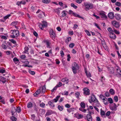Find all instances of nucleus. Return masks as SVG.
<instances>
[{"label":"nucleus","mask_w":121,"mask_h":121,"mask_svg":"<svg viewBox=\"0 0 121 121\" xmlns=\"http://www.w3.org/2000/svg\"><path fill=\"white\" fill-rule=\"evenodd\" d=\"M79 67L78 64L75 62L73 63L72 69L73 73L75 74L77 73V70L78 69Z\"/></svg>","instance_id":"1"},{"label":"nucleus","mask_w":121,"mask_h":121,"mask_svg":"<svg viewBox=\"0 0 121 121\" xmlns=\"http://www.w3.org/2000/svg\"><path fill=\"white\" fill-rule=\"evenodd\" d=\"M85 5L86 9H92L93 7V4L90 3H86Z\"/></svg>","instance_id":"2"},{"label":"nucleus","mask_w":121,"mask_h":121,"mask_svg":"<svg viewBox=\"0 0 121 121\" xmlns=\"http://www.w3.org/2000/svg\"><path fill=\"white\" fill-rule=\"evenodd\" d=\"M88 113H89L87 114L86 116V118L88 121H92V117L91 115V112L89 111Z\"/></svg>","instance_id":"3"},{"label":"nucleus","mask_w":121,"mask_h":121,"mask_svg":"<svg viewBox=\"0 0 121 121\" xmlns=\"http://www.w3.org/2000/svg\"><path fill=\"white\" fill-rule=\"evenodd\" d=\"M91 99L92 101L97 104L98 103V101L96 98L94 94H92L91 96Z\"/></svg>","instance_id":"4"},{"label":"nucleus","mask_w":121,"mask_h":121,"mask_svg":"<svg viewBox=\"0 0 121 121\" xmlns=\"http://www.w3.org/2000/svg\"><path fill=\"white\" fill-rule=\"evenodd\" d=\"M50 34L51 37L52 38L53 40L55 39V33L52 30H50Z\"/></svg>","instance_id":"5"},{"label":"nucleus","mask_w":121,"mask_h":121,"mask_svg":"<svg viewBox=\"0 0 121 121\" xmlns=\"http://www.w3.org/2000/svg\"><path fill=\"white\" fill-rule=\"evenodd\" d=\"M83 91L84 95H90V90L87 88H84L83 89Z\"/></svg>","instance_id":"6"},{"label":"nucleus","mask_w":121,"mask_h":121,"mask_svg":"<svg viewBox=\"0 0 121 121\" xmlns=\"http://www.w3.org/2000/svg\"><path fill=\"white\" fill-rule=\"evenodd\" d=\"M16 108V107H13L12 108L11 112L13 116H15L17 114Z\"/></svg>","instance_id":"7"},{"label":"nucleus","mask_w":121,"mask_h":121,"mask_svg":"<svg viewBox=\"0 0 121 121\" xmlns=\"http://www.w3.org/2000/svg\"><path fill=\"white\" fill-rule=\"evenodd\" d=\"M112 23L115 27L117 28L120 26L118 22L115 21H112Z\"/></svg>","instance_id":"8"},{"label":"nucleus","mask_w":121,"mask_h":121,"mask_svg":"<svg viewBox=\"0 0 121 121\" xmlns=\"http://www.w3.org/2000/svg\"><path fill=\"white\" fill-rule=\"evenodd\" d=\"M110 108L112 111H116L117 109L116 104L114 103L111 105L110 106Z\"/></svg>","instance_id":"9"},{"label":"nucleus","mask_w":121,"mask_h":121,"mask_svg":"<svg viewBox=\"0 0 121 121\" xmlns=\"http://www.w3.org/2000/svg\"><path fill=\"white\" fill-rule=\"evenodd\" d=\"M13 31V35H15V36H18L19 35V32L18 30H11Z\"/></svg>","instance_id":"10"},{"label":"nucleus","mask_w":121,"mask_h":121,"mask_svg":"<svg viewBox=\"0 0 121 121\" xmlns=\"http://www.w3.org/2000/svg\"><path fill=\"white\" fill-rule=\"evenodd\" d=\"M44 43L47 45L46 47L47 48H51L50 45L51 44V43L49 42V40H47L44 41Z\"/></svg>","instance_id":"11"},{"label":"nucleus","mask_w":121,"mask_h":121,"mask_svg":"<svg viewBox=\"0 0 121 121\" xmlns=\"http://www.w3.org/2000/svg\"><path fill=\"white\" fill-rule=\"evenodd\" d=\"M99 14L101 16L102 18L106 19L107 18V15L104 13H100Z\"/></svg>","instance_id":"12"},{"label":"nucleus","mask_w":121,"mask_h":121,"mask_svg":"<svg viewBox=\"0 0 121 121\" xmlns=\"http://www.w3.org/2000/svg\"><path fill=\"white\" fill-rule=\"evenodd\" d=\"M108 16L110 19H113L114 17L113 13L111 12L109 13L108 14Z\"/></svg>","instance_id":"13"},{"label":"nucleus","mask_w":121,"mask_h":121,"mask_svg":"<svg viewBox=\"0 0 121 121\" xmlns=\"http://www.w3.org/2000/svg\"><path fill=\"white\" fill-rule=\"evenodd\" d=\"M107 69L110 73H113L114 72V69L113 67L109 68L107 67Z\"/></svg>","instance_id":"14"},{"label":"nucleus","mask_w":121,"mask_h":121,"mask_svg":"<svg viewBox=\"0 0 121 121\" xmlns=\"http://www.w3.org/2000/svg\"><path fill=\"white\" fill-rule=\"evenodd\" d=\"M48 104L49 105V106L50 108H52L55 107V105L52 102L48 101Z\"/></svg>","instance_id":"15"},{"label":"nucleus","mask_w":121,"mask_h":121,"mask_svg":"<svg viewBox=\"0 0 121 121\" xmlns=\"http://www.w3.org/2000/svg\"><path fill=\"white\" fill-rule=\"evenodd\" d=\"M41 90L39 89L36 91L35 92L34 94V95L36 97L37 95H39L40 93H41Z\"/></svg>","instance_id":"16"},{"label":"nucleus","mask_w":121,"mask_h":121,"mask_svg":"<svg viewBox=\"0 0 121 121\" xmlns=\"http://www.w3.org/2000/svg\"><path fill=\"white\" fill-rule=\"evenodd\" d=\"M53 113V111L51 110H48L46 114L45 115L47 116H49L50 115H51Z\"/></svg>","instance_id":"17"},{"label":"nucleus","mask_w":121,"mask_h":121,"mask_svg":"<svg viewBox=\"0 0 121 121\" xmlns=\"http://www.w3.org/2000/svg\"><path fill=\"white\" fill-rule=\"evenodd\" d=\"M0 81H1L3 83H5L6 82V79L2 76H0Z\"/></svg>","instance_id":"18"},{"label":"nucleus","mask_w":121,"mask_h":121,"mask_svg":"<svg viewBox=\"0 0 121 121\" xmlns=\"http://www.w3.org/2000/svg\"><path fill=\"white\" fill-rule=\"evenodd\" d=\"M40 88L41 90V93H43L45 92L46 90L45 85H44L42 87H40Z\"/></svg>","instance_id":"19"},{"label":"nucleus","mask_w":121,"mask_h":121,"mask_svg":"<svg viewBox=\"0 0 121 121\" xmlns=\"http://www.w3.org/2000/svg\"><path fill=\"white\" fill-rule=\"evenodd\" d=\"M29 49V48L27 46H26L24 48V51L23 52L24 53L29 54L28 50Z\"/></svg>","instance_id":"20"},{"label":"nucleus","mask_w":121,"mask_h":121,"mask_svg":"<svg viewBox=\"0 0 121 121\" xmlns=\"http://www.w3.org/2000/svg\"><path fill=\"white\" fill-rule=\"evenodd\" d=\"M115 17L116 19L118 20H119L121 19V16L118 14H116L115 15Z\"/></svg>","instance_id":"21"},{"label":"nucleus","mask_w":121,"mask_h":121,"mask_svg":"<svg viewBox=\"0 0 121 121\" xmlns=\"http://www.w3.org/2000/svg\"><path fill=\"white\" fill-rule=\"evenodd\" d=\"M60 95H58L57 96L56 98L55 99L52 100V101L53 102H57V101L60 98Z\"/></svg>","instance_id":"22"},{"label":"nucleus","mask_w":121,"mask_h":121,"mask_svg":"<svg viewBox=\"0 0 121 121\" xmlns=\"http://www.w3.org/2000/svg\"><path fill=\"white\" fill-rule=\"evenodd\" d=\"M71 40V37H67L65 41V42L66 44H68L69 42V41H70Z\"/></svg>","instance_id":"23"},{"label":"nucleus","mask_w":121,"mask_h":121,"mask_svg":"<svg viewBox=\"0 0 121 121\" xmlns=\"http://www.w3.org/2000/svg\"><path fill=\"white\" fill-rule=\"evenodd\" d=\"M110 37L111 38L113 39H115L116 38L115 35L113 33L110 34Z\"/></svg>","instance_id":"24"},{"label":"nucleus","mask_w":121,"mask_h":121,"mask_svg":"<svg viewBox=\"0 0 121 121\" xmlns=\"http://www.w3.org/2000/svg\"><path fill=\"white\" fill-rule=\"evenodd\" d=\"M76 117L78 119L82 118L83 117V116L82 114H78L76 116Z\"/></svg>","instance_id":"25"},{"label":"nucleus","mask_w":121,"mask_h":121,"mask_svg":"<svg viewBox=\"0 0 121 121\" xmlns=\"http://www.w3.org/2000/svg\"><path fill=\"white\" fill-rule=\"evenodd\" d=\"M66 11H63L61 13L62 14L61 17H63L65 16L66 15L67 13H66Z\"/></svg>","instance_id":"26"},{"label":"nucleus","mask_w":121,"mask_h":121,"mask_svg":"<svg viewBox=\"0 0 121 121\" xmlns=\"http://www.w3.org/2000/svg\"><path fill=\"white\" fill-rule=\"evenodd\" d=\"M58 109L60 111H62L63 109V106L58 105L57 107Z\"/></svg>","instance_id":"27"},{"label":"nucleus","mask_w":121,"mask_h":121,"mask_svg":"<svg viewBox=\"0 0 121 121\" xmlns=\"http://www.w3.org/2000/svg\"><path fill=\"white\" fill-rule=\"evenodd\" d=\"M40 13L43 14L45 17L46 16V15L44 13L41 11L40 9H38L37 11L36 12V13Z\"/></svg>","instance_id":"28"},{"label":"nucleus","mask_w":121,"mask_h":121,"mask_svg":"<svg viewBox=\"0 0 121 121\" xmlns=\"http://www.w3.org/2000/svg\"><path fill=\"white\" fill-rule=\"evenodd\" d=\"M54 12H55L58 14H59L60 13V10H59V8L54 9L53 10Z\"/></svg>","instance_id":"29"},{"label":"nucleus","mask_w":121,"mask_h":121,"mask_svg":"<svg viewBox=\"0 0 121 121\" xmlns=\"http://www.w3.org/2000/svg\"><path fill=\"white\" fill-rule=\"evenodd\" d=\"M109 92L112 95H113L115 94V91L112 89H111L109 90Z\"/></svg>","instance_id":"30"},{"label":"nucleus","mask_w":121,"mask_h":121,"mask_svg":"<svg viewBox=\"0 0 121 121\" xmlns=\"http://www.w3.org/2000/svg\"><path fill=\"white\" fill-rule=\"evenodd\" d=\"M43 23V27H46L47 25V22L44 21H43L42 22Z\"/></svg>","instance_id":"31"},{"label":"nucleus","mask_w":121,"mask_h":121,"mask_svg":"<svg viewBox=\"0 0 121 121\" xmlns=\"http://www.w3.org/2000/svg\"><path fill=\"white\" fill-rule=\"evenodd\" d=\"M85 73L86 74V76L88 77H91V75L90 73H87V72L86 70Z\"/></svg>","instance_id":"32"},{"label":"nucleus","mask_w":121,"mask_h":121,"mask_svg":"<svg viewBox=\"0 0 121 121\" xmlns=\"http://www.w3.org/2000/svg\"><path fill=\"white\" fill-rule=\"evenodd\" d=\"M103 100V102L104 104L105 105L108 104V101L107 99L106 98Z\"/></svg>","instance_id":"33"},{"label":"nucleus","mask_w":121,"mask_h":121,"mask_svg":"<svg viewBox=\"0 0 121 121\" xmlns=\"http://www.w3.org/2000/svg\"><path fill=\"white\" fill-rule=\"evenodd\" d=\"M108 30L110 34L113 33L112 32H113V31L111 28L110 27H108Z\"/></svg>","instance_id":"34"},{"label":"nucleus","mask_w":121,"mask_h":121,"mask_svg":"<svg viewBox=\"0 0 121 121\" xmlns=\"http://www.w3.org/2000/svg\"><path fill=\"white\" fill-rule=\"evenodd\" d=\"M30 0H24V1H21V4H22L24 5L26 3V1L28 2Z\"/></svg>","instance_id":"35"},{"label":"nucleus","mask_w":121,"mask_h":121,"mask_svg":"<svg viewBox=\"0 0 121 121\" xmlns=\"http://www.w3.org/2000/svg\"><path fill=\"white\" fill-rule=\"evenodd\" d=\"M80 105H81V107L82 108H85V104L83 102H82L80 104Z\"/></svg>","instance_id":"36"},{"label":"nucleus","mask_w":121,"mask_h":121,"mask_svg":"<svg viewBox=\"0 0 121 121\" xmlns=\"http://www.w3.org/2000/svg\"><path fill=\"white\" fill-rule=\"evenodd\" d=\"M32 106V104L31 102H29L28 104L27 107L28 108H31Z\"/></svg>","instance_id":"37"},{"label":"nucleus","mask_w":121,"mask_h":121,"mask_svg":"<svg viewBox=\"0 0 121 121\" xmlns=\"http://www.w3.org/2000/svg\"><path fill=\"white\" fill-rule=\"evenodd\" d=\"M16 110L17 112L18 113L20 112L21 111V108L19 107H16Z\"/></svg>","instance_id":"38"},{"label":"nucleus","mask_w":121,"mask_h":121,"mask_svg":"<svg viewBox=\"0 0 121 121\" xmlns=\"http://www.w3.org/2000/svg\"><path fill=\"white\" fill-rule=\"evenodd\" d=\"M35 118V114H33L31 115V118L34 121L36 120Z\"/></svg>","instance_id":"39"},{"label":"nucleus","mask_w":121,"mask_h":121,"mask_svg":"<svg viewBox=\"0 0 121 121\" xmlns=\"http://www.w3.org/2000/svg\"><path fill=\"white\" fill-rule=\"evenodd\" d=\"M100 114L102 116H103L105 115V112L101 109Z\"/></svg>","instance_id":"40"},{"label":"nucleus","mask_w":121,"mask_h":121,"mask_svg":"<svg viewBox=\"0 0 121 121\" xmlns=\"http://www.w3.org/2000/svg\"><path fill=\"white\" fill-rule=\"evenodd\" d=\"M9 41H11V42H12L13 44H15L16 45H16L17 43H16V41L15 40H14V39H9Z\"/></svg>","instance_id":"41"},{"label":"nucleus","mask_w":121,"mask_h":121,"mask_svg":"<svg viewBox=\"0 0 121 121\" xmlns=\"http://www.w3.org/2000/svg\"><path fill=\"white\" fill-rule=\"evenodd\" d=\"M116 72H117L118 71H120V72H121V69L118 66H116Z\"/></svg>","instance_id":"42"},{"label":"nucleus","mask_w":121,"mask_h":121,"mask_svg":"<svg viewBox=\"0 0 121 121\" xmlns=\"http://www.w3.org/2000/svg\"><path fill=\"white\" fill-rule=\"evenodd\" d=\"M50 2V0H43L42 2L45 3H48Z\"/></svg>","instance_id":"43"},{"label":"nucleus","mask_w":121,"mask_h":121,"mask_svg":"<svg viewBox=\"0 0 121 121\" xmlns=\"http://www.w3.org/2000/svg\"><path fill=\"white\" fill-rule=\"evenodd\" d=\"M45 104L43 102H42L40 104V106L42 108H44L45 107Z\"/></svg>","instance_id":"44"},{"label":"nucleus","mask_w":121,"mask_h":121,"mask_svg":"<svg viewBox=\"0 0 121 121\" xmlns=\"http://www.w3.org/2000/svg\"><path fill=\"white\" fill-rule=\"evenodd\" d=\"M80 95V94L79 92H77L75 93V95L76 96V97L78 99L79 98V97Z\"/></svg>","instance_id":"45"},{"label":"nucleus","mask_w":121,"mask_h":121,"mask_svg":"<svg viewBox=\"0 0 121 121\" xmlns=\"http://www.w3.org/2000/svg\"><path fill=\"white\" fill-rule=\"evenodd\" d=\"M108 101L109 102L110 104H112L113 102V100L111 98H108Z\"/></svg>","instance_id":"46"},{"label":"nucleus","mask_w":121,"mask_h":121,"mask_svg":"<svg viewBox=\"0 0 121 121\" xmlns=\"http://www.w3.org/2000/svg\"><path fill=\"white\" fill-rule=\"evenodd\" d=\"M79 110L83 112H84V113H85L86 111V109H83L82 108H79Z\"/></svg>","instance_id":"47"},{"label":"nucleus","mask_w":121,"mask_h":121,"mask_svg":"<svg viewBox=\"0 0 121 121\" xmlns=\"http://www.w3.org/2000/svg\"><path fill=\"white\" fill-rule=\"evenodd\" d=\"M102 46L103 48L105 50H108V47L106 45V44H105Z\"/></svg>","instance_id":"48"},{"label":"nucleus","mask_w":121,"mask_h":121,"mask_svg":"<svg viewBox=\"0 0 121 121\" xmlns=\"http://www.w3.org/2000/svg\"><path fill=\"white\" fill-rule=\"evenodd\" d=\"M71 7H73L75 9H76L78 7L76 6L73 3H71Z\"/></svg>","instance_id":"49"},{"label":"nucleus","mask_w":121,"mask_h":121,"mask_svg":"<svg viewBox=\"0 0 121 121\" xmlns=\"http://www.w3.org/2000/svg\"><path fill=\"white\" fill-rule=\"evenodd\" d=\"M10 16V14L8 15L7 16H5L4 17V19L5 21Z\"/></svg>","instance_id":"50"},{"label":"nucleus","mask_w":121,"mask_h":121,"mask_svg":"<svg viewBox=\"0 0 121 121\" xmlns=\"http://www.w3.org/2000/svg\"><path fill=\"white\" fill-rule=\"evenodd\" d=\"M39 26L41 30H43V28L44 27H43V25L41 23L39 24Z\"/></svg>","instance_id":"51"},{"label":"nucleus","mask_w":121,"mask_h":121,"mask_svg":"<svg viewBox=\"0 0 121 121\" xmlns=\"http://www.w3.org/2000/svg\"><path fill=\"white\" fill-rule=\"evenodd\" d=\"M13 61L15 62V63H16V62H19V60L17 58L15 57L13 59Z\"/></svg>","instance_id":"52"},{"label":"nucleus","mask_w":121,"mask_h":121,"mask_svg":"<svg viewBox=\"0 0 121 121\" xmlns=\"http://www.w3.org/2000/svg\"><path fill=\"white\" fill-rule=\"evenodd\" d=\"M74 46V44L73 43H70L69 45V47L70 48H73Z\"/></svg>","instance_id":"53"},{"label":"nucleus","mask_w":121,"mask_h":121,"mask_svg":"<svg viewBox=\"0 0 121 121\" xmlns=\"http://www.w3.org/2000/svg\"><path fill=\"white\" fill-rule=\"evenodd\" d=\"M11 119L13 121H16L17 120L16 118L13 116L11 117Z\"/></svg>","instance_id":"54"},{"label":"nucleus","mask_w":121,"mask_h":121,"mask_svg":"<svg viewBox=\"0 0 121 121\" xmlns=\"http://www.w3.org/2000/svg\"><path fill=\"white\" fill-rule=\"evenodd\" d=\"M113 31L116 34L118 35L120 34V32H119L116 30V29H113Z\"/></svg>","instance_id":"55"},{"label":"nucleus","mask_w":121,"mask_h":121,"mask_svg":"<svg viewBox=\"0 0 121 121\" xmlns=\"http://www.w3.org/2000/svg\"><path fill=\"white\" fill-rule=\"evenodd\" d=\"M17 23L18 22L17 21L13 22L11 24L13 26H15L17 25Z\"/></svg>","instance_id":"56"},{"label":"nucleus","mask_w":121,"mask_h":121,"mask_svg":"<svg viewBox=\"0 0 121 121\" xmlns=\"http://www.w3.org/2000/svg\"><path fill=\"white\" fill-rule=\"evenodd\" d=\"M115 4L116 5L119 6H121V3L120 2H118L116 3Z\"/></svg>","instance_id":"57"},{"label":"nucleus","mask_w":121,"mask_h":121,"mask_svg":"<svg viewBox=\"0 0 121 121\" xmlns=\"http://www.w3.org/2000/svg\"><path fill=\"white\" fill-rule=\"evenodd\" d=\"M85 32L86 33L87 35L89 36H90L91 35V34H90L89 32L87 30H85Z\"/></svg>","instance_id":"58"},{"label":"nucleus","mask_w":121,"mask_h":121,"mask_svg":"<svg viewBox=\"0 0 121 121\" xmlns=\"http://www.w3.org/2000/svg\"><path fill=\"white\" fill-rule=\"evenodd\" d=\"M43 14L41 13L39 14L38 15V17L40 18H43V17L42 15Z\"/></svg>","instance_id":"59"},{"label":"nucleus","mask_w":121,"mask_h":121,"mask_svg":"<svg viewBox=\"0 0 121 121\" xmlns=\"http://www.w3.org/2000/svg\"><path fill=\"white\" fill-rule=\"evenodd\" d=\"M114 99L116 102H117L118 100V98L117 96H116L114 97Z\"/></svg>","instance_id":"60"},{"label":"nucleus","mask_w":121,"mask_h":121,"mask_svg":"<svg viewBox=\"0 0 121 121\" xmlns=\"http://www.w3.org/2000/svg\"><path fill=\"white\" fill-rule=\"evenodd\" d=\"M29 72L30 74L32 75H34L35 74V73L34 71L31 70H29Z\"/></svg>","instance_id":"61"},{"label":"nucleus","mask_w":121,"mask_h":121,"mask_svg":"<svg viewBox=\"0 0 121 121\" xmlns=\"http://www.w3.org/2000/svg\"><path fill=\"white\" fill-rule=\"evenodd\" d=\"M62 85V83L61 82H59L57 85L56 86L58 87L61 86Z\"/></svg>","instance_id":"62"},{"label":"nucleus","mask_w":121,"mask_h":121,"mask_svg":"<svg viewBox=\"0 0 121 121\" xmlns=\"http://www.w3.org/2000/svg\"><path fill=\"white\" fill-rule=\"evenodd\" d=\"M100 97L103 100L104 99H105L106 98V97H104V96L101 95L100 96Z\"/></svg>","instance_id":"63"},{"label":"nucleus","mask_w":121,"mask_h":121,"mask_svg":"<svg viewBox=\"0 0 121 121\" xmlns=\"http://www.w3.org/2000/svg\"><path fill=\"white\" fill-rule=\"evenodd\" d=\"M1 46L2 48L4 49H6L7 48L6 46L4 44H2Z\"/></svg>","instance_id":"64"}]
</instances>
